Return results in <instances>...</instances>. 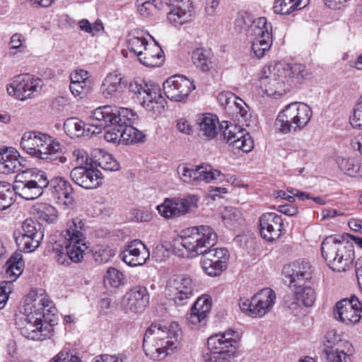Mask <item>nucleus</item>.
Wrapping results in <instances>:
<instances>
[{
    "label": "nucleus",
    "mask_w": 362,
    "mask_h": 362,
    "mask_svg": "<svg viewBox=\"0 0 362 362\" xmlns=\"http://www.w3.org/2000/svg\"><path fill=\"white\" fill-rule=\"evenodd\" d=\"M42 86L43 81L40 78H35L30 74H21L13 78L6 89L9 95L25 100L40 92Z\"/></svg>",
    "instance_id": "16"
},
{
    "label": "nucleus",
    "mask_w": 362,
    "mask_h": 362,
    "mask_svg": "<svg viewBox=\"0 0 362 362\" xmlns=\"http://www.w3.org/2000/svg\"><path fill=\"white\" fill-rule=\"evenodd\" d=\"M338 346H350V345L347 341H343L341 336L338 334L335 330H330L327 332L325 335L323 349H328L329 348H335Z\"/></svg>",
    "instance_id": "53"
},
{
    "label": "nucleus",
    "mask_w": 362,
    "mask_h": 362,
    "mask_svg": "<svg viewBox=\"0 0 362 362\" xmlns=\"http://www.w3.org/2000/svg\"><path fill=\"white\" fill-rule=\"evenodd\" d=\"M196 125L199 129V136L211 140L217 135V117L211 114H200L196 117Z\"/></svg>",
    "instance_id": "32"
},
{
    "label": "nucleus",
    "mask_w": 362,
    "mask_h": 362,
    "mask_svg": "<svg viewBox=\"0 0 362 362\" xmlns=\"http://www.w3.org/2000/svg\"><path fill=\"white\" fill-rule=\"evenodd\" d=\"M165 96L172 101H185L189 93L195 89L193 81L181 75H174L163 83Z\"/></svg>",
    "instance_id": "20"
},
{
    "label": "nucleus",
    "mask_w": 362,
    "mask_h": 362,
    "mask_svg": "<svg viewBox=\"0 0 362 362\" xmlns=\"http://www.w3.org/2000/svg\"><path fill=\"white\" fill-rule=\"evenodd\" d=\"M66 248L71 263H79L83 259L84 255L88 249L86 243H71L66 241Z\"/></svg>",
    "instance_id": "43"
},
{
    "label": "nucleus",
    "mask_w": 362,
    "mask_h": 362,
    "mask_svg": "<svg viewBox=\"0 0 362 362\" xmlns=\"http://www.w3.org/2000/svg\"><path fill=\"white\" fill-rule=\"evenodd\" d=\"M221 127L223 129L224 139L227 140L229 145L244 152H250L252 150L253 140L245 129L237 124H228L227 121L222 122Z\"/></svg>",
    "instance_id": "22"
},
{
    "label": "nucleus",
    "mask_w": 362,
    "mask_h": 362,
    "mask_svg": "<svg viewBox=\"0 0 362 362\" xmlns=\"http://www.w3.org/2000/svg\"><path fill=\"white\" fill-rule=\"evenodd\" d=\"M168 13V19L175 26H179L190 21L192 17V4L185 2L182 6H171Z\"/></svg>",
    "instance_id": "36"
},
{
    "label": "nucleus",
    "mask_w": 362,
    "mask_h": 362,
    "mask_svg": "<svg viewBox=\"0 0 362 362\" xmlns=\"http://www.w3.org/2000/svg\"><path fill=\"white\" fill-rule=\"evenodd\" d=\"M181 336L182 330L177 322L168 326L152 324L144 337V351L153 361L163 360L177 348Z\"/></svg>",
    "instance_id": "3"
},
{
    "label": "nucleus",
    "mask_w": 362,
    "mask_h": 362,
    "mask_svg": "<svg viewBox=\"0 0 362 362\" xmlns=\"http://www.w3.org/2000/svg\"><path fill=\"white\" fill-rule=\"evenodd\" d=\"M199 198L194 194H187L182 197L167 198L157 206L159 214L165 218H174L194 213L198 209Z\"/></svg>",
    "instance_id": "12"
},
{
    "label": "nucleus",
    "mask_w": 362,
    "mask_h": 362,
    "mask_svg": "<svg viewBox=\"0 0 362 362\" xmlns=\"http://www.w3.org/2000/svg\"><path fill=\"white\" fill-rule=\"evenodd\" d=\"M98 156H95L94 163L102 169L107 171H116L119 169V164L111 154L107 153L102 150H97Z\"/></svg>",
    "instance_id": "42"
},
{
    "label": "nucleus",
    "mask_w": 362,
    "mask_h": 362,
    "mask_svg": "<svg viewBox=\"0 0 362 362\" xmlns=\"http://www.w3.org/2000/svg\"><path fill=\"white\" fill-rule=\"evenodd\" d=\"M73 182L85 189H96L102 185L103 177L98 169L78 165L70 172Z\"/></svg>",
    "instance_id": "25"
},
{
    "label": "nucleus",
    "mask_w": 362,
    "mask_h": 362,
    "mask_svg": "<svg viewBox=\"0 0 362 362\" xmlns=\"http://www.w3.org/2000/svg\"><path fill=\"white\" fill-rule=\"evenodd\" d=\"M221 218L228 226H234L240 220V214L233 207H226L222 211Z\"/></svg>",
    "instance_id": "55"
},
{
    "label": "nucleus",
    "mask_w": 362,
    "mask_h": 362,
    "mask_svg": "<svg viewBox=\"0 0 362 362\" xmlns=\"http://www.w3.org/2000/svg\"><path fill=\"white\" fill-rule=\"evenodd\" d=\"M218 99L226 114L239 123L250 126L251 113L248 105L232 93H221Z\"/></svg>",
    "instance_id": "18"
},
{
    "label": "nucleus",
    "mask_w": 362,
    "mask_h": 362,
    "mask_svg": "<svg viewBox=\"0 0 362 362\" xmlns=\"http://www.w3.org/2000/svg\"><path fill=\"white\" fill-rule=\"evenodd\" d=\"M284 301L285 306L291 313L297 316L300 314L303 305L301 300L298 298L296 291L293 293H288L284 296Z\"/></svg>",
    "instance_id": "51"
},
{
    "label": "nucleus",
    "mask_w": 362,
    "mask_h": 362,
    "mask_svg": "<svg viewBox=\"0 0 362 362\" xmlns=\"http://www.w3.org/2000/svg\"><path fill=\"white\" fill-rule=\"evenodd\" d=\"M47 187L52 198L59 204L64 206V209L73 208L74 189L67 180L62 177H54L50 180H48Z\"/></svg>",
    "instance_id": "24"
},
{
    "label": "nucleus",
    "mask_w": 362,
    "mask_h": 362,
    "mask_svg": "<svg viewBox=\"0 0 362 362\" xmlns=\"http://www.w3.org/2000/svg\"><path fill=\"white\" fill-rule=\"evenodd\" d=\"M21 231L14 234L18 249L24 252L35 251L40 245L43 234L37 228V224L33 219H26L22 224Z\"/></svg>",
    "instance_id": "19"
},
{
    "label": "nucleus",
    "mask_w": 362,
    "mask_h": 362,
    "mask_svg": "<svg viewBox=\"0 0 362 362\" xmlns=\"http://www.w3.org/2000/svg\"><path fill=\"white\" fill-rule=\"evenodd\" d=\"M321 252L328 266L338 272L349 269L354 260L353 245L334 236L327 237L322 241Z\"/></svg>",
    "instance_id": "8"
},
{
    "label": "nucleus",
    "mask_w": 362,
    "mask_h": 362,
    "mask_svg": "<svg viewBox=\"0 0 362 362\" xmlns=\"http://www.w3.org/2000/svg\"><path fill=\"white\" fill-rule=\"evenodd\" d=\"M129 124H124L123 144L127 145L144 141L145 134Z\"/></svg>",
    "instance_id": "46"
},
{
    "label": "nucleus",
    "mask_w": 362,
    "mask_h": 362,
    "mask_svg": "<svg viewBox=\"0 0 362 362\" xmlns=\"http://www.w3.org/2000/svg\"><path fill=\"white\" fill-rule=\"evenodd\" d=\"M92 115L89 119V123L85 124L81 120L76 117L68 118L64 123V129L70 137H79L84 135L85 132L88 134H95L92 131L94 130Z\"/></svg>",
    "instance_id": "35"
},
{
    "label": "nucleus",
    "mask_w": 362,
    "mask_h": 362,
    "mask_svg": "<svg viewBox=\"0 0 362 362\" xmlns=\"http://www.w3.org/2000/svg\"><path fill=\"white\" fill-rule=\"evenodd\" d=\"M47 184L48 178L44 171L36 168L28 169L16 175L12 188L15 194L26 200H33L42 194Z\"/></svg>",
    "instance_id": "11"
},
{
    "label": "nucleus",
    "mask_w": 362,
    "mask_h": 362,
    "mask_svg": "<svg viewBox=\"0 0 362 362\" xmlns=\"http://www.w3.org/2000/svg\"><path fill=\"white\" fill-rule=\"evenodd\" d=\"M254 29L255 33L251 35V48L254 56L261 59L270 49L272 45V26L271 24L262 28L261 30H256L255 28Z\"/></svg>",
    "instance_id": "29"
},
{
    "label": "nucleus",
    "mask_w": 362,
    "mask_h": 362,
    "mask_svg": "<svg viewBox=\"0 0 362 362\" xmlns=\"http://www.w3.org/2000/svg\"><path fill=\"white\" fill-rule=\"evenodd\" d=\"M177 173L184 182L189 184L202 181L220 183L225 180V175L220 170L213 169L209 165H181L177 168Z\"/></svg>",
    "instance_id": "14"
},
{
    "label": "nucleus",
    "mask_w": 362,
    "mask_h": 362,
    "mask_svg": "<svg viewBox=\"0 0 362 362\" xmlns=\"http://www.w3.org/2000/svg\"><path fill=\"white\" fill-rule=\"evenodd\" d=\"M78 24L81 30L89 33L92 36L98 35L104 30L103 24L99 19L92 24L87 19H82L78 21Z\"/></svg>",
    "instance_id": "52"
},
{
    "label": "nucleus",
    "mask_w": 362,
    "mask_h": 362,
    "mask_svg": "<svg viewBox=\"0 0 362 362\" xmlns=\"http://www.w3.org/2000/svg\"><path fill=\"white\" fill-rule=\"evenodd\" d=\"M49 362H81V360L76 355L71 354L68 351L62 350Z\"/></svg>",
    "instance_id": "61"
},
{
    "label": "nucleus",
    "mask_w": 362,
    "mask_h": 362,
    "mask_svg": "<svg viewBox=\"0 0 362 362\" xmlns=\"http://www.w3.org/2000/svg\"><path fill=\"white\" fill-rule=\"evenodd\" d=\"M221 0H206L205 12L209 16H214L217 12Z\"/></svg>",
    "instance_id": "64"
},
{
    "label": "nucleus",
    "mask_w": 362,
    "mask_h": 362,
    "mask_svg": "<svg viewBox=\"0 0 362 362\" xmlns=\"http://www.w3.org/2000/svg\"><path fill=\"white\" fill-rule=\"evenodd\" d=\"M114 255L113 250L106 245H98L93 250V258L98 264L107 262Z\"/></svg>",
    "instance_id": "49"
},
{
    "label": "nucleus",
    "mask_w": 362,
    "mask_h": 362,
    "mask_svg": "<svg viewBox=\"0 0 362 362\" xmlns=\"http://www.w3.org/2000/svg\"><path fill=\"white\" fill-rule=\"evenodd\" d=\"M211 308V302L206 297L199 298L194 303L192 308L201 315V317H206Z\"/></svg>",
    "instance_id": "58"
},
{
    "label": "nucleus",
    "mask_w": 362,
    "mask_h": 362,
    "mask_svg": "<svg viewBox=\"0 0 362 362\" xmlns=\"http://www.w3.org/2000/svg\"><path fill=\"white\" fill-rule=\"evenodd\" d=\"M133 218L136 221L148 222L151 219V214L148 211H143L140 209H134L132 211Z\"/></svg>",
    "instance_id": "63"
},
{
    "label": "nucleus",
    "mask_w": 362,
    "mask_h": 362,
    "mask_svg": "<svg viewBox=\"0 0 362 362\" xmlns=\"http://www.w3.org/2000/svg\"><path fill=\"white\" fill-rule=\"evenodd\" d=\"M127 86L130 92L137 95L146 110L159 113L164 109L165 100L160 95L159 87L154 84H148L141 78L128 83L122 74L110 73L102 81L100 93L105 98L112 99L123 93Z\"/></svg>",
    "instance_id": "2"
},
{
    "label": "nucleus",
    "mask_w": 362,
    "mask_h": 362,
    "mask_svg": "<svg viewBox=\"0 0 362 362\" xmlns=\"http://www.w3.org/2000/svg\"><path fill=\"white\" fill-rule=\"evenodd\" d=\"M203 257L213 259L214 261L223 262V264L227 267L228 260V252L226 248H209L203 255Z\"/></svg>",
    "instance_id": "54"
},
{
    "label": "nucleus",
    "mask_w": 362,
    "mask_h": 362,
    "mask_svg": "<svg viewBox=\"0 0 362 362\" xmlns=\"http://www.w3.org/2000/svg\"><path fill=\"white\" fill-rule=\"evenodd\" d=\"M19 153L13 148L0 151V173L11 174L21 170Z\"/></svg>",
    "instance_id": "31"
},
{
    "label": "nucleus",
    "mask_w": 362,
    "mask_h": 362,
    "mask_svg": "<svg viewBox=\"0 0 362 362\" xmlns=\"http://www.w3.org/2000/svg\"><path fill=\"white\" fill-rule=\"evenodd\" d=\"M93 133L99 134L105 127V139L113 144H123L124 124L135 119L132 110L112 105L99 107L92 111Z\"/></svg>",
    "instance_id": "5"
},
{
    "label": "nucleus",
    "mask_w": 362,
    "mask_h": 362,
    "mask_svg": "<svg viewBox=\"0 0 362 362\" xmlns=\"http://www.w3.org/2000/svg\"><path fill=\"white\" fill-rule=\"evenodd\" d=\"M194 65L203 72H207L214 67V55L210 50L197 48L192 53Z\"/></svg>",
    "instance_id": "37"
},
{
    "label": "nucleus",
    "mask_w": 362,
    "mask_h": 362,
    "mask_svg": "<svg viewBox=\"0 0 362 362\" xmlns=\"http://www.w3.org/2000/svg\"><path fill=\"white\" fill-rule=\"evenodd\" d=\"M149 257L148 249L142 241L138 239L128 243L120 254L122 261L130 267L143 265Z\"/></svg>",
    "instance_id": "26"
},
{
    "label": "nucleus",
    "mask_w": 362,
    "mask_h": 362,
    "mask_svg": "<svg viewBox=\"0 0 362 362\" xmlns=\"http://www.w3.org/2000/svg\"><path fill=\"white\" fill-rule=\"evenodd\" d=\"M135 5L138 13L144 18L150 17L156 9L160 8L156 0H136Z\"/></svg>",
    "instance_id": "48"
},
{
    "label": "nucleus",
    "mask_w": 362,
    "mask_h": 362,
    "mask_svg": "<svg viewBox=\"0 0 362 362\" xmlns=\"http://www.w3.org/2000/svg\"><path fill=\"white\" fill-rule=\"evenodd\" d=\"M151 36L148 33L140 29L132 30L127 37L129 50L134 55H142L143 49L149 44L147 37Z\"/></svg>",
    "instance_id": "34"
},
{
    "label": "nucleus",
    "mask_w": 362,
    "mask_h": 362,
    "mask_svg": "<svg viewBox=\"0 0 362 362\" xmlns=\"http://www.w3.org/2000/svg\"><path fill=\"white\" fill-rule=\"evenodd\" d=\"M308 4L309 0H276L273 8L275 13L289 15L296 11L303 9Z\"/></svg>",
    "instance_id": "39"
},
{
    "label": "nucleus",
    "mask_w": 362,
    "mask_h": 362,
    "mask_svg": "<svg viewBox=\"0 0 362 362\" xmlns=\"http://www.w3.org/2000/svg\"><path fill=\"white\" fill-rule=\"evenodd\" d=\"M69 89L72 95L78 99H81L89 90L87 83H70Z\"/></svg>",
    "instance_id": "60"
},
{
    "label": "nucleus",
    "mask_w": 362,
    "mask_h": 362,
    "mask_svg": "<svg viewBox=\"0 0 362 362\" xmlns=\"http://www.w3.org/2000/svg\"><path fill=\"white\" fill-rule=\"evenodd\" d=\"M276 298L275 292L269 288H265L254 295L251 300L240 299L239 306L249 316L262 317L272 309Z\"/></svg>",
    "instance_id": "13"
},
{
    "label": "nucleus",
    "mask_w": 362,
    "mask_h": 362,
    "mask_svg": "<svg viewBox=\"0 0 362 362\" xmlns=\"http://www.w3.org/2000/svg\"><path fill=\"white\" fill-rule=\"evenodd\" d=\"M296 291L302 304L305 307H311L316 299V293L314 289L308 284L296 287Z\"/></svg>",
    "instance_id": "45"
},
{
    "label": "nucleus",
    "mask_w": 362,
    "mask_h": 362,
    "mask_svg": "<svg viewBox=\"0 0 362 362\" xmlns=\"http://www.w3.org/2000/svg\"><path fill=\"white\" fill-rule=\"evenodd\" d=\"M52 252L54 254V259L58 264L69 266L71 264L66 245L63 247L61 245H57L53 247Z\"/></svg>",
    "instance_id": "56"
},
{
    "label": "nucleus",
    "mask_w": 362,
    "mask_h": 362,
    "mask_svg": "<svg viewBox=\"0 0 362 362\" xmlns=\"http://www.w3.org/2000/svg\"><path fill=\"white\" fill-rule=\"evenodd\" d=\"M352 351L348 346L323 349L322 358L324 362H350Z\"/></svg>",
    "instance_id": "38"
},
{
    "label": "nucleus",
    "mask_w": 362,
    "mask_h": 362,
    "mask_svg": "<svg viewBox=\"0 0 362 362\" xmlns=\"http://www.w3.org/2000/svg\"><path fill=\"white\" fill-rule=\"evenodd\" d=\"M310 107L303 103H291L278 115L275 127L284 134L296 132L305 127L312 117Z\"/></svg>",
    "instance_id": "10"
},
{
    "label": "nucleus",
    "mask_w": 362,
    "mask_h": 362,
    "mask_svg": "<svg viewBox=\"0 0 362 362\" xmlns=\"http://www.w3.org/2000/svg\"><path fill=\"white\" fill-rule=\"evenodd\" d=\"M261 237L268 242L276 241L281 235L283 220L276 213H266L259 218Z\"/></svg>",
    "instance_id": "27"
},
{
    "label": "nucleus",
    "mask_w": 362,
    "mask_h": 362,
    "mask_svg": "<svg viewBox=\"0 0 362 362\" xmlns=\"http://www.w3.org/2000/svg\"><path fill=\"white\" fill-rule=\"evenodd\" d=\"M43 291H31L25 300L24 315L16 324L21 334L29 340L44 341L54 335L57 324L56 309Z\"/></svg>",
    "instance_id": "1"
},
{
    "label": "nucleus",
    "mask_w": 362,
    "mask_h": 362,
    "mask_svg": "<svg viewBox=\"0 0 362 362\" xmlns=\"http://www.w3.org/2000/svg\"><path fill=\"white\" fill-rule=\"evenodd\" d=\"M334 318L346 325L362 322V303L356 296L338 301L333 310Z\"/></svg>",
    "instance_id": "17"
},
{
    "label": "nucleus",
    "mask_w": 362,
    "mask_h": 362,
    "mask_svg": "<svg viewBox=\"0 0 362 362\" xmlns=\"http://www.w3.org/2000/svg\"><path fill=\"white\" fill-rule=\"evenodd\" d=\"M15 192L10 183L0 182V211L10 207L13 202Z\"/></svg>",
    "instance_id": "44"
},
{
    "label": "nucleus",
    "mask_w": 362,
    "mask_h": 362,
    "mask_svg": "<svg viewBox=\"0 0 362 362\" xmlns=\"http://www.w3.org/2000/svg\"><path fill=\"white\" fill-rule=\"evenodd\" d=\"M282 273L289 281V286L296 288L309 284L313 278V269L309 262L296 261L285 265Z\"/></svg>",
    "instance_id": "23"
},
{
    "label": "nucleus",
    "mask_w": 362,
    "mask_h": 362,
    "mask_svg": "<svg viewBox=\"0 0 362 362\" xmlns=\"http://www.w3.org/2000/svg\"><path fill=\"white\" fill-rule=\"evenodd\" d=\"M138 60L146 66H159L163 62V52L156 43L148 44L143 49L142 55H137Z\"/></svg>",
    "instance_id": "33"
},
{
    "label": "nucleus",
    "mask_w": 362,
    "mask_h": 362,
    "mask_svg": "<svg viewBox=\"0 0 362 362\" xmlns=\"http://www.w3.org/2000/svg\"><path fill=\"white\" fill-rule=\"evenodd\" d=\"M35 218L47 223H54L57 219V211L52 205L47 203H37L31 210Z\"/></svg>",
    "instance_id": "40"
},
{
    "label": "nucleus",
    "mask_w": 362,
    "mask_h": 362,
    "mask_svg": "<svg viewBox=\"0 0 362 362\" xmlns=\"http://www.w3.org/2000/svg\"><path fill=\"white\" fill-rule=\"evenodd\" d=\"M123 281V274L115 268H109L105 276V282L113 288L119 287Z\"/></svg>",
    "instance_id": "57"
},
{
    "label": "nucleus",
    "mask_w": 362,
    "mask_h": 362,
    "mask_svg": "<svg viewBox=\"0 0 362 362\" xmlns=\"http://www.w3.org/2000/svg\"><path fill=\"white\" fill-rule=\"evenodd\" d=\"M217 242V235L208 226L187 228L171 244L173 252L180 257L192 258L203 255Z\"/></svg>",
    "instance_id": "6"
},
{
    "label": "nucleus",
    "mask_w": 362,
    "mask_h": 362,
    "mask_svg": "<svg viewBox=\"0 0 362 362\" xmlns=\"http://www.w3.org/2000/svg\"><path fill=\"white\" fill-rule=\"evenodd\" d=\"M203 260L202 261V266L204 272L211 276H216L219 274L226 268L225 265L223 264V262L220 261V262L217 261H214L211 259L206 258L203 257Z\"/></svg>",
    "instance_id": "50"
},
{
    "label": "nucleus",
    "mask_w": 362,
    "mask_h": 362,
    "mask_svg": "<svg viewBox=\"0 0 362 362\" xmlns=\"http://www.w3.org/2000/svg\"><path fill=\"white\" fill-rule=\"evenodd\" d=\"M150 296L145 286H136L128 291L121 301V309L132 315L143 313L149 304Z\"/></svg>",
    "instance_id": "21"
},
{
    "label": "nucleus",
    "mask_w": 362,
    "mask_h": 362,
    "mask_svg": "<svg viewBox=\"0 0 362 362\" xmlns=\"http://www.w3.org/2000/svg\"><path fill=\"white\" fill-rule=\"evenodd\" d=\"M310 73L302 64H286L282 62L264 66L261 77L262 84L265 86L268 95H282L291 86L308 78Z\"/></svg>",
    "instance_id": "4"
},
{
    "label": "nucleus",
    "mask_w": 362,
    "mask_h": 362,
    "mask_svg": "<svg viewBox=\"0 0 362 362\" xmlns=\"http://www.w3.org/2000/svg\"><path fill=\"white\" fill-rule=\"evenodd\" d=\"M350 124L354 128L362 129V94L359 100L355 105L353 115L350 117Z\"/></svg>",
    "instance_id": "59"
},
{
    "label": "nucleus",
    "mask_w": 362,
    "mask_h": 362,
    "mask_svg": "<svg viewBox=\"0 0 362 362\" xmlns=\"http://www.w3.org/2000/svg\"><path fill=\"white\" fill-rule=\"evenodd\" d=\"M271 25L266 18L259 17L254 18L252 14L246 11H240L234 22V28L238 33H245L246 35L251 36L255 33V26L256 30H261L262 28Z\"/></svg>",
    "instance_id": "28"
},
{
    "label": "nucleus",
    "mask_w": 362,
    "mask_h": 362,
    "mask_svg": "<svg viewBox=\"0 0 362 362\" xmlns=\"http://www.w3.org/2000/svg\"><path fill=\"white\" fill-rule=\"evenodd\" d=\"M337 164L339 168L346 175L351 177H362L361 165L358 159L339 158Z\"/></svg>",
    "instance_id": "41"
},
{
    "label": "nucleus",
    "mask_w": 362,
    "mask_h": 362,
    "mask_svg": "<svg viewBox=\"0 0 362 362\" xmlns=\"http://www.w3.org/2000/svg\"><path fill=\"white\" fill-rule=\"evenodd\" d=\"M195 284L186 275H175L167 281L165 293L177 305H184L194 296Z\"/></svg>",
    "instance_id": "15"
},
{
    "label": "nucleus",
    "mask_w": 362,
    "mask_h": 362,
    "mask_svg": "<svg viewBox=\"0 0 362 362\" xmlns=\"http://www.w3.org/2000/svg\"><path fill=\"white\" fill-rule=\"evenodd\" d=\"M237 333L231 329L213 334L207 340L209 352L203 354L204 362H231L238 347Z\"/></svg>",
    "instance_id": "9"
},
{
    "label": "nucleus",
    "mask_w": 362,
    "mask_h": 362,
    "mask_svg": "<svg viewBox=\"0 0 362 362\" xmlns=\"http://www.w3.org/2000/svg\"><path fill=\"white\" fill-rule=\"evenodd\" d=\"M87 226L84 220L80 217L73 218L66 223V228L62 232L66 241L71 243H86V232Z\"/></svg>",
    "instance_id": "30"
},
{
    "label": "nucleus",
    "mask_w": 362,
    "mask_h": 362,
    "mask_svg": "<svg viewBox=\"0 0 362 362\" xmlns=\"http://www.w3.org/2000/svg\"><path fill=\"white\" fill-rule=\"evenodd\" d=\"M6 274L9 281H15L23 272V262L21 257H11L6 262Z\"/></svg>",
    "instance_id": "47"
},
{
    "label": "nucleus",
    "mask_w": 362,
    "mask_h": 362,
    "mask_svg": "<svg viewBox=\"0 0 362 362\" xmlns=\"http://www.w3.org/2000/svg\"><path fill=\"white\" fill-rule=\"evenodd\" d=\"M88 72L83 69L76 70L70 74V83H87Z\"/></svg>",
    "instance_id": "62"
},
{
    "label": "nucleus",
    "mask_w": 362,
    "mask_h": 362,
    "mask_svg": "<svg viewBox=\"0 0 362 362\" xmlns=\"http://www.w3.org/2000/svg\"><path fill=\"white\" fill-rule=\"evenodd\" d=\"M21 146L28 154L41 160L56 163H65L67 160L61 144L49 134L40 131L25 132L21 139Z\"/></svg>",
    "instance_id": "7"
}]
</instances>
